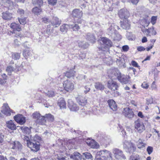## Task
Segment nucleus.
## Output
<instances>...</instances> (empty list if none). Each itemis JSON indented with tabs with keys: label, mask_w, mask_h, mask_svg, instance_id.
I'll return each instance as SVG.
<instances>
[{
	"label": "nucleus",
	"mask_w": 160,
	"mask_h": 160,
	"mask_svg": "<svg viewBox=\"0 0 160 160\" xmlns=\"http://www.w3.org/2000/svg\"><path fill=\"white\" fill-rule=\"evenodd\" d=\"M37 122L41 124H44L46 122V118L45 116H41Z\"/></svg>",
	"instance_id": "nucleus-35"
},
{
	"label": "nucleus",
	"mask_w": 160,
	"mask_h": 160,
	"mask_svg": "<svg viewBox=\"0 0 160 160\" xmlns=\"http://www.w3.org/2000/svg\"><path fill=\"white\" fill-rule=\"evenodd\" d=\"M68 26L67 24H63L61 26L60 31L62 32H67Z\"/></svg>",
	"instance_id": "nucleus-45"
},
{
	"label": "nucleus",
	"mask_w": 160,
	"mask_h": 160,
	"mask_svg": "<svg viewBox=\"0 0 160 160\" xmlns=\"http://www.w3.org/2000/svg\"><path fill=\"white\" fill-rule=\"evenodd\" d=\"M2 17L4 20H10L12 18V13L8 11L2 12Z\"/></svg>",
	"instance_id": "nucleus-20"
},
{
	"label": "nucleus",
	"mask_w": 160,
	"mask_h": 160,
	"mask_svg": "<svg viewBox=\"0 0 160 160\" xmlns=\"http://www.w3.org/2000/svg\"><path fill=\"white\" fill-rule=\"evenodd\" d=\"M63 86L66 91L70 92L74 88V82L66 80L63 82Z\"/></svg>",
	"instance_id": "nucleus-6"
},
{
	"label": "nucleus",
	"mask_w": 160,
	"mask_h": 160,
	"mask_svg": "<svg viewBox=\"0 0 160 160\" xmlns=\"http://www.w3.org/2000/svg\"><path fill=\"white\" fill-rule=\"evenodd\" d=\"M108 87L111 90L115 91L117 89L118 86L116 82L112 79L108 81Z\"/></svg>",
	"instance_id": "nucleus-16"
},
{
	"label": "nucleus",
	"mask_w": 160,
	"mask_h": 160,
	"mask_svg": "<svg viewBox=\"0 0 160 160\" xmlns=\"http://www.w3.org/2000/svg\"><path fill=\"white\" fill-rule=\"evenodd\" d=\"M7 127L12 130H15L16 129V127L14 122L12 121H8L6 123Z\"/></svg>",
	"instance_id": "nucleus-27"
},
{
	"label": "nucleus",
	"mask_w": 160,
	"mask_h": 160,
	"mask_svg": "<svg viewBox=\"0 0 160 160\" xmlns=\"http://www.w3.org/2000/svg\"><path fill=\"white\" fill-rule=\"evenodd\" d=\"M101 42L100 43L102 45L101 46L99 47V49L103 51V48H106V49H107V48L112 46L111 41L107 38L103 37L101 38Z\"/></svg>",
	"instance_id": "nucleus-3"
},
{
	"label": "nucleus",
	"mask_w": 160,
	"mask_h": 160,
	"mask_svg": "<svg viewBox=\"0 0 160 160\" xmlns=\"http://www.w3.org/2000/svg\"><path fill=\"white\" fill-rule=\"evenodd\" d=\"M94 87L97 90L102 91L105 88L104 86L100 82H97L95 83Z\"/></svg>",
	"instance_id": "nucleus-32"
},
{
	"label": "nucleus",
	"mask_w": 160,
	"mask_h": 160,
	"mask_svg": "<svg viewBox=\"0 0 160 160\" xmlns=\"http://www.w3.org/2000/svg\"><path fill=\"white\" fill-rule=\"evenodd\" d=\"M147 151L149 154H150L153 152V148L151 146H148L147 149Z\"/></svg>",
	"instance_id": "nucleus-57"
},
{
	"label": "nucleus",
	"mask_w": 160,
	"mask_h": 160,
	"mask_svg": "<svg viewBox=\"0 0 160 160\" xmlns=\"http://www.w3.org/2000/svg\"><path fill=\"white\" fill-rule=\"evenodd\" d=\"M108 103L109 107L112 110L115 111L117 110V105L116 104L115 102L113 100H108Z\"/></svg>",
	"instance_id": "nucleus-23"
},
{
	"label": "nucleus",
	"mask_w": 160,
	"mask_h": 160,
	"mask_svg": "<svg viewBox=\"0 0 160 160\" xmlns=\"http://www.w3.org/2000/svg\"><path fill=\"white\" fill-rule=\"evenodd\" d=\"M58 160H68L66 157H63L62 156H58Z\"/></svg>",
	"instance_id": "nucleus-64"
},
{
	"label": "nucleus",
	"mask_w": 160,
	"mask_h": 160,
	"mask_svg": "<svg viewBox=\"0 0 160 160\" xmlns=\"http://www.w3.org/2000/svg\"><path fill=\"white\" fill-rule=\"evenodd\" d=\"M129 76L124 75H121L118 76V79L120 82L123 84H126L128 82Z\"/></svg>",
	"instance_id": "nucleus-19"
},
{
	"label": "nucleus",
	"mask_w": 160,
	"mask_h": 160,
	"mask_svg": "<svg viewBox=\"0 0 160 160\" xmlns=\"http://www.w3.org/2000/svg\"><path fill=\"white\" fill-rule=\"evenodd\" d=\"M83 160H92V155L88 152H85L83 153Z\"/></svg>",
	"instance_id": "nucleus-33"
},
{
	"label": "nucleus",
	"mask_w": 160,
	"mask_h": 160,
	"mask_svg": "<svg viewBox=\"0 0 160 160\" xmlns=\"http://www.w3.org/2000/svg\"><path fill=\"white\" fill-rule=\"evenodd\" d=\"M78 46L79 47L86 48L88 47L86 43L84 41H79L78 42Z\"/></svg>",
	"instance_id": "nucleus-47"
},
{
	"label": "nucleus",
	"mask_w": 160,
	"mask_h": 160,
	"mask_svg": "<svg viewBox=\"0 0 160 160\" xmlns=\"http://www.w3.org/2000/svg\"><path fill=\"white\" fill-rule=\"evenodd\" d=\"M151 88L152 90H157V86L156 84L155 81H153L151 85Z\"/></svg>",
	"instance_id": "nucleus-53"
},
{
	"label": "nucleus",
	"mask_w": 160,
	"mask_h": 160,
	"mask_svg": "<svg viewBox=\"0 0 160 160\" xmlns=\"http://www.w3.org/2000/svg\"><path fill=\"white\" fill-rule=\"evenodd\" d=\"M30 54V51L28 49L24 50L23 52V55L26 58H28V57L29 56Z\"/></svg>",
	"instance_id": "nucleus-48"
},
{
	"label": "nucleus",
	"mask_w": 160,
	"mask_h": 160,
	"mask_svg": "<svg viewBox=\"0 0 160 160\" xmlns=\"http://www.w3.org/2000/svg\"><path fill=\"white\" fill-rule=\"evenodd\" d=\"M121 26L123 29H129L130 25L127 19H125L123 22H121Z\"/></svg>",
	"instance_id": "nucleus-25"
},
{
	"label": "nucleus",
	"mask_w": 160,
	"mask_h": 160,
	"mask_svg": "<svg viewBox=\"0 0 160 160\" xmlns=\"http://www.w3.org/2000/svg\"><path fill=\"white\" fill-rule=\"evenodd\" d=\"M75 72L73 70H70L66 72L65 73V76L68 78H70L74 76Z\"/></svg>",
	"instance_id": "nucleus-36"
},
{
	"label": "nucleus",
	"mask_w": 160,
	"mask_h": 160,
	"mask_svg": "<svg viewBox=\"0 0 160 160\" xmlns=\"http://www.w3.org/2000/svg\"><path fill=\"white\" fill-rule=\"evenodd\" d=\"M116 62L117 65L119 67H122L123 66L124 64V59L120 57H119L118 58H117Z\"/></svg>",
	"instance_id": "nucleus-34"
},
{
	"label": "nucleus",
	"mask_w": 160,
	"mask_h": 160,
	"mask_svg": "<svg viewBox=\"0 0 160 160\" xmlns=\"http://www.w3.org/2000/svg\"><path fill=\"white\" fill-rule=\"evenodd\" d=\"M58 105L60 108H64L66 107V103L63 98H60L58 100Z\"/></svg>",
	"instance_id": "nucleus-29"
},
{
	"label": "nucleus",
	"mask_w": 160,
	"mask_h": 160,
	"mask_svg": "<svg viewBox=\"0 0 160 160\" xmlns=\"http://www.w3.org/2000/svg\"><path fill=\"white\" fill-rule=\"evenodd\" d=\"M42 22L45 23H48L49 22V19L47 17L42 18Z\"/></svg>",
	"instance_id": "nucleus-60"
},
{
	"label": "nucleus",
	"mask_w": 160,
	"mask_h": 160,
	"mask_svg": "<svg viewBox=\"0 0 160 160\" xmlns=\"http://www.w3.org/2000/svg\"><path fill=\"white\" fill-rule=\"evenodd\" d=\"M12 58L14 60L18 59L20 58V54L19 53H14L12 54Z\"/></svg>",
	"instance_id": "nucleus-51"
},
{
	"label": "nucleus",
	"mask_w": 160,
	"mask_h": 160,
	"mask_svg": "<svg viewBox=\"0 0 160 160\" xmlns=\"http://www.w3.org/2000/svg\"><path fill=\"white\" fill-rule=\"evenodd\" d=\"M52 25L55 27L59 26L61 23V21L58 18L55 17L53 18L51 21Z\"/></svg>",
	"instance_id": "nucleus-24"
},
{
	"label": "nucleus",
	"mask_w": 160,
	"mask_h": 160,
	"mask_svg": "<svg viewBox=\"0 0 160 160\" xmlns=\"http://www.w3.org/2000/svg\"><path fill=\"white\" fill-rule=\"evenodd\" d=\"M40 116V113L38 112H35L32 114L33 118L37 119V121L39 118Z\"/></svg>",
	"instance_id": "nucleus-50"
},
{
	"label": "nucleus",
	"mask_w": 160,
	"mask_h": 160,
	"mask_svg": "<svg viewBox=\"0 0 160 160\" xmlns=\"http://www.w3.org/2000/svg\"><path fill=\"white\" fill-rule=\"evenodd\" d=\"M0 3L9 9H12L14 8L13 2L9 0H0Z\"/></svg>",
	"instance_id": "nucleus-11"
},
{
	"label": "nucleus",
	"mask_w": 160,
	"mask_h": 160,
	"mask_svg": "<svg viewBox=\"0 0 160 160\" xmlns=\"http://www.w3.org/2000/svg\"><path fill=\"white\" fill-rule=\"evenodd\" d=\"M142 22L143 23L142 26L144 28H145V27H147L150 24L149 21L147 19H144L142 20Z\"/></svg>",
	"instance_id": "nucleus-49"
},
{
	"label": "nucleus",
	"mask_w": 160,
	"mask_h": 160,
	"mask_svg": "<svg viewBox=\"0 0 160 160\" xmlns=\"http://www.w3.org/2000/svg\"><path fill=\"white\" fill-rule=\"evenodd\" d=\"M10 32L12 33L13 36L16 37H20L22 36L21 34L19 32H16L14 31H13L12 32Z\"/></svg>",
	"instance_id": "nucleus-55"
},
{
	"label": "nucleus",
	"mask_w": 160,
	"mask_h": 160,
	"mask_svg": "<svg viewBox=\"0 0 160 160\" xmlns=\"http://www.w3.org/2000/svg\"><path fill=\"white\" fill-rule=\"evenodd\" d=\"M157 19V16H153L151 18V23L153 25H154L156 22Z\"/></svg>",
	"instance_id": "nucleus-52"
},
{
	"label": "nucleus",
	"mask_w": 160,
	"mask_h": 160,
	"mask_svg": "<svg viewBox=\"0 0 160 160\" xmlns=\"http://www.w3.org/2000/svg\"><path fill=\"white\" fill-rule=\"evenodd\" d=\"M32 3L33 4L38 5L40 7L42 6L43 3L42 0H32Z\"/></svg>",
	"instance_id": "nucleus-41"
},
{
	"label": "nucleus",
	"mask_w": 160,
	"mask_h": 160,
	"mask_svg": "<svg viewBox=\"0 0 160 160\" xmlns=\"http://www.w3.org/2000/svg\"><path fill=\"white\" fill-rule=\"evenodd\" d=\"M15 120L20 124H23L26 122L25 118L22 114H18L14 116Z\"/></svg>",
	"instance_id": "nucleus-13"
},
{
	"label": "nucleus",
	"mask_w": 160,
	"mask_h": 160,
	"mask_svg": "<svg viewBox=\"0 0 160 160\" xmlns=\"http://www.w3.org/2000/svg\"><path fill=\"white\" fill-rule=\"evenodd\" d=\"M123 113L126 117L129 119H132L134 116L132 109L128 107L123 109Z\"/></svg>",
	"instance_id": "nucleus-9"
},
{
	"label": "nucleus",
	"mask_w": 160,
	"mask_h": 160,
	"mask_svg": "<svg viewBox=\"0 0 160 160\" xmlns=\"http://www.w3.org/2000/svg\"><path fill=\"white\" fill-rule=\"evenodd\" d=\"M26 18H18V20L21 24H25L26 23Z\"/></svg>",
	"instance_id": "nucleus-54"
},
{
	"label": "nucleus",
	"mask_w": 160,
	"mask_h": 160,
	"mask_svg": "<svg viewBox=\"0 0 160 160\" xmlns=\"http://www.w3.org/2000/svg\"><path fill=\"white\" fill-rule=\"evenodd\" d=\"M57 1V0H48V3L53 5L56 4Z\"/></svg>",
	"instance_id": "nucleus-63"
},
{
	"label": "nucleus",
	"mask_w": 160,
	"mask_h": 160,
	"mask_svg": "<svg viewBox=\"0 0 160 160\" xmlns=\"http://www.w3.org/2000/svg\"><path fill=\"white\" fill-rule=\"evenodd\" d=\"M108 76L112 79L118 78V76L120 75V72L117 68L110 69L108 71Z\"/></svg>",
	"instance_id": "nucleus-7"
},
{
	"label": "nucleus",
	"mask_w": 160,
	"mask_h": 160,
	"mask_svg": "<svg viewBox=\"0 0 160 160\" xmlns=\"http://www.w3.org/2000/svg\"><path fill=\"white\" fill-rule=\"evenodd\" d=\"M72 15L74 17L80 18L82 16V12L79 9H76L73 10Z\"/></svg>",
	"instance_id": "nucleus-22"
},
{
	"label": "nucleus",
	"mask_w": 160,
	"mask_h": 160,
	"mask_svg": "<svg viewBox=\"0 0 160 160\" xmlns=\"http://www.w3.org/2000/svg\"><path fill=\"white\" fill-rule=\"evenodd\" d=\"M142 31L147 36H151L152 35H155L157 34V32L154 30V28L153 27L148 29H144L142 28Z\"/></svg>",
	"instance_id": "nucleus-12"
},
{
	"label": "nucleus",
	"mask_w": 160,
	"mask_h": 160,
	"mask_svg": "<svg viewBox=\"0 0 160 160\" xmlns=\"http://www.w3.org/2000/svg\"><path fill=\"white\" fill-rule=\"evenodd\" d=\"M42 10L41 8H38L37 7H35L32 9V12L36 15L39 14L41 12Z\"/></svg>",
	"instance_id": "nucleus-39"
},
{
	"label": "nucleus",
	"mask_w": 160,
	"mask_h": 160,
	"mask_svg": "<svg viewBox=\"0 0 160 160\" xmlns=\"http://www.w3.org/2000/svg\"><path fill=\"white\" fill-rule=\"evenodd\" d=\"M113 153L114 157L117 160H124L126 159L125 155L121 150L117 148L114 149L113 150Z\"/></svg>",
	"instance_id": "nucleus-5"
},
{
	"label": "nucleus",
	"mask_w": 160,
	"mask_h": 160,
	"mask_svg": "<svg viewBox=\"0 0 160 160\" xmlns=\"http://www.w3.org/2000/svg\"><path fill=\"white\" fill-rule=\"evenodd\" d=\"M47 95L49 97H52L54 96V92L52 91H48L47 93Z\"/></svg>",
	"instance_id": "nucleus-59"
},
{
	"label": "nucleus",
	"mask_w": 160,
	"mask_h": 160,
	"mask_svg": "<svg viewBox=\"0 0 160 160\" xmlns=\"http://www.w3.org/2000/svg\"><path fill=\"white\" fill-rule=\"evenodd\" d=\"M68 106L70 110L72 111H76L79 109L78 107L77 106V104L74 103L72 100H68Z\"/></svg>",
	"instance_id": "nucleus-17"
},
{
	"label": "nucleus",
	"mask_w": 160,
	"mask_h": 160,
	"mask_svg": "<svg viewBox=\"0 0 160 160\" xmlns=\"http://www.w3.org/2000/svg\"><path fill=\"white\" fill-rule=\"evenodd\" d=\"M22 138L25 141H26L27 143L31 141H30L29 138L28 136L23 135L22 136Z\"/></svg>",
	"instance_id": "nucleus-62"
},
{
	"label": "nucleus",
	"mask_w": 160,
	"mask_h": 160,
	"mask_svg": "<svg viewBox=\"0 0 160 160\" xmlns=\"http://www.w3.org/2000/svg\"><path fill=\"white\" fill-rule=\"evenodd\" d=\"M112 153L110 152L104 150L97 152L98 156H101L103 158V160H112Z\"/></svg>",
	"instance_id": "nucleus-2"
},
{
	"label": "nucleus",
	"mask_w": 160,
	"mask_h": 160,
	"mask_svg": "<svg viewBox=\"0 0 160 160\" xmlns=\"http://www.w3.org/2000/svg\"><path fill=\"white\" fill-rule=\"evenodd\" d=\"M16 69L14 68L11 66L8 67L6 70L8 73H11L12 72L15 70Z\"/></svg>",
	"instance_id": "nucleus-56"
},
{
	"label": "nucleus",
	"mask_w": 160,
	"mask_h": 160,
	"mask_svg": "<svg viewBox=\"0 0 160 160\" xmlns=\"http://www.w3.org/2000/svg\"><path fill=\"white\" fill-rule=\"evenodd\" d=\"M103 62L107 64H110L112 62V61L111 57L105 58L103 59Z\"/></svg>",
	"instance_id": "nucleus-46"
},
{
	"label": "nucleus",
	"mask_w": 160,
	"mask_h": 160,
	"mask_svg": "<svg viewBox=\"0 0 160 160\" xmlns=\"http://www.w3.org/2000/svg\"><path fill=\"white\" fill-rule=\"evenodd\" d=\"M91 143L90 146L92 148H98L99 147V145L97 143V142L94 140L92 139L91 140Z\"/></svg>",
	"instance_id": "nucleus-40"
},
{
	"label": "nucleus",
	"mask_w": 160,
	"mask_h": 160,
	"mask_svg": "<svg viewBox=\"0 0 160 160\" xmlns=\"http://www.w3.org/2000/svg\"><path fill=\"white\" fill-rule=\"evenodd\" d=\"M45 116L46 119L51 122H53L54 120V116L51 114H46Z\"/></svg>",
	"instance_id": "nucleus-43"
},
{
	"label": "nucleus",
	"mask_w": 160,
	"mask_h": 160,
	"mask_svg": "<svg viewBox=\"0 0 160 160\" xmlns=\"http://www.w3.org/2000/svg\"><path fill=\"white\" fill-rule=\"evenodd\" d=\"M111 35L113 37L115 40L119 41L122 38L121 36L117 32V31L115 33H113Z\"/></svg>",
	"instance_id": "nucleus-37"
},
{
	"label": "nucleus",
	"mask_w": 160,
	"mask_h": 160,
	"mask_svg": "<svg viewBox=\"0 0 160 160\" xmlns=\"http://www.w3.org/2000/svg\"><path fill=\"white\" fill-rule=\"evenodd\" d=\"M118 15L120 18L125 19H127L130 15L129 11L125 8L120 10L118 12Z\"/></svg>",
	"instance_id": "nucleus-10"
},
{
	"label": "nucleus",
	"mask_w": 160,
	"mask_h": 160,
	"mask_svg": "<svg viewBox=\"0 0 160 160\" xmlns=\"http://www.w3.org/2000/svg\"><path fill=\"white\" fill-rule=\"evenodd\" d=\"M134 126L135 129L139 133L142 132L145 129L143 123L142 122L138 120H137L135 122Z\"/></svg>",
	"instance_id": "nucleus-8"
},
{
	"label": "nucleus",
	"mask_w": 160,
	"mask_h": 160,
	"mask_svg": "<svg viewBox=\"0 0 160 160\" xmlns=\"http://www.w3.org/2000/svg\"><path fill=\"white\" fill-rule=\"evenodd\" d=\"M27 146L31 149L32 151L37 152L39 150L40 144L38 142L31 141V142H27Z\"/></svg>",
	"instance_id": "nucleus-4"
},
{
	"label": "nucleus",
	"mask_w": 160,
	"mask_h": 160,
	"mask_svg": "<svg viewBox=\"0 0 160 160\" xmlns=\"http://www.w3.org/2000/svg\"><path fill=\"white\" fill-rule=\"evenodd\" d=\"M141 86L143 88L147 89L148 88L149 85L148 83L145 82H144L142 83Z\"/></svg>",
	"instance_id": "nucleus-58"
},
{
	"label": "nucleus",
	"mask_w": 160,
	"mask_h": 160,
	"mask_svg": "<svg viewBox=\"0 0 160 160\" xmlns=\"http://www.w3.org/2000/svg\"><path fill=\"white\" fill-rule=\"evenodd\" d=\"M1 111L2 112L7 116H10L11 115V111L8 104L7 103L3 104V106L2 107Z\"/></svg>",
	"instance_id": "nucleus-14"
},
{
	"label": "nucleus",
	"mask_w": 160,
	"mask_h": 160,
	"mask_svg": "<svg viewBox=\"0 0 160 160\" xmlns=\"http://www.w3.org/2000/svg\"><path fill=\"white\" fill-rule=\"evenodd\" d=\"M153 99L152 98H150L146 99V104L147 105L151 104L153 103Z\"/></svg>",
	"instance_id": "nucleus-61"
},
{
	"label": "nucleus",
	"mask_w": 160,
	"mask_h": 160,
	"mask_svg": "<svg viewBox=\"0 0 160 160\" xmlns=\"http://www.w3.org/2000/svg\"><path fill=\"white\" fill-rule=\"evenodd\" d=\"M22 131L26 134H29L31 132V130L30 128L26 127H22L20 128Z\"/></svg>",
	"instance_id": "nucleus-38"
},
{
	"label": "nucleus",
	"mask_w": 160,
	"mask_h": 160,
	"mask_svg": "<svg viewBox=\"0 0 160 160\" xmlns=\"http://www.w3.org/2000/svg\"><path fill=\"white\" fill-rule=\"evenodd\" d=\"M123 147L124 148L127 152H132L135 151L136 149V147L134 144L126 140L124 142Z\"/></svg>",
	"instance_id": "nucleus-1"
},
{
	"label": "nucleus",
	"mask_w": 160,
	"mask_h": 160,
	"mask_svg": "<svg viewBox=\"0 0 160 160\" xmlns=\"http://www.w3.org/2000/svg\"><path fill=\"white\" fill-rule=\"evenodd\" d=\"M119 29V27L114 23L110 24L109 28L108 29L107 31L108 34H112L115 33Z\"/></svg>",
	"instance_id": "nucleus-15"
},
{
	"label": "nucleus",
	"mask_w": 160,
	"mask_h": 160,
	"mask_svg": "<svg viewBox=\"0 0 160 160\" xmlns=\"http://www.w3.org/2000/svg\"><path fill=\"white\" fill-rule=\"evenodd\" d=\"M76 100L78 104L84 106L87 102V99L84 97L79 96L76 98Z\"/></svg>",
	"instance_id": "nucleus-21"
},
{
	"label": "nucleus",
	"mask_w": 160,
	"mask_h": 160,
	"mask_svg": "<svg viewBox=\"0 0 160 160\" xmlns=\"http://www.w3.org/2000/svg\"><path fill=\"white\" fill-rule=\"evenodd\" d=\"M69 27L70 28L73 29V31H78L80 29V28L78 24H76L74 25H70Z\"/></svg>",
	"instance_id": "nucleus-42"
},
{
	"label": "nucleus",
	"mask_w": 160,
	"mask_h": 160,
	"mask_svg": "<svg viewBox=\"0 0 160 160\" xmlns=\"http://www.w3.org/2000/svg\"><path fill=\"white\" fill-rule=\"evenodd\" d=\"M144 142V140L140 138L136 142L138 148L139 149H141L144 147L145 146L146 144Z\"/></svg>",
	"instance_id": "nucleus-26"
},
{
	"label": "nucleus",
	"mask_w": 160,
	"mask_h": 160,
	"mask_svg": "<svg viewBox=\"0 0 160 160\" xmlns=\"http://www.w3.org/2000/svg\"><path fill=\"white\" fill-rule=\"evenodd\" d=\"M130 160H141L139 156L137 154H133L130 158Z\"/></svg>",
	"instance_id": "nucleus-44"
},
{
	"label": "nucleus",
	"mask_w": 160,
	"mask_h": 160,
	"mask_svg": "<svg viewBox=\"0 0 160 160\" xmlns=\"http://www.w3.org/2000/svg\"><path fill=\"white\" fill-rule=\"evenodd\" d=\"M10 28L14 30L19 32L21 30V28L20 25L15 23H12L10 25Z\"/></svg>",
	"instance_id": "nucleus-31"
},
{
	"label": "nucleus",
	"mask_w": 160,
	"mask_h": 160,
	"mask_svg": "<svg viewBox=\"0 0 160 160\" xmlns=\"http://www.w3.org/2000/svg\"><path fill=\"white\" fill-rule=\"evenodd\" d=\"M10 147L11 149L19 150L22 149V146L19 142L15 141L11 143Z\"/></svg>",
	"instance_id": "nucleus-18"
},
{
	"label": "nucleus",
	"mask_w": 160,
	"mask_h": 160,
	"mask_svg": "<svg viewBox=\"0 0 160 160\" xmlns=\"http://www.w3.org/2000/svg\"><path fill=\"white\" fill-rule=\"evenodd\" d=\"M86 38L92 43L95 42L96 40L94 36L90 33H87L86 36Z\"/></svg>",
	"instance_id": "nucleus-30"
},
{
	"label": "nucleus",
	"mask_w": 160,
	"mask_h": 160,
	"mask_svg": "<svg viewBox=\"0 0 160 160\" xmlns=\"http://www.w3.org/2000/svg\"><path fill=\"white\" fill-rule=\"evenodd\" d=\"M70 158H72L74 160H81L82 158L81 154L77 152H75L73 154L70 156Z\"/></svg>",
	"instance_id": "nucleus-28"
}]
</instances>
